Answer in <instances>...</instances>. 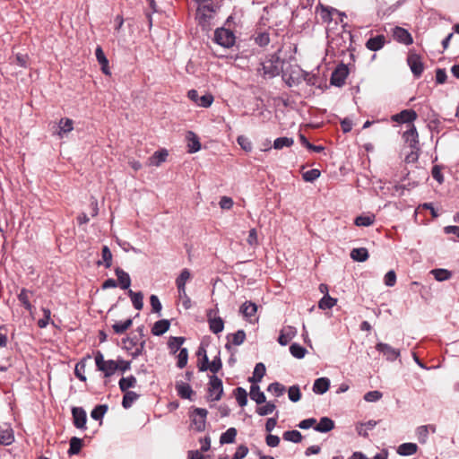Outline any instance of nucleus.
Instances as JSON below:
<instances>
[{"label": "nucleus", "instance_id": "obj_5", "mask_svg": "<svg viewBox=\"0 0 459 459\" xmlns=\"http://www.w3.org/2000/svg\"><path fill=\"white\" fill-rule=\"evenodd\" d=\"M375 348L377 351L383 354L387 361L390 362L396 360L401 356V351L399 349H395L385 342H379L376 344Z\"/></svg>", "mask_w": 459, "mask_h": 459}, {"label": "nucleus", "instance_id": "obj_47", "mask_svg": "<svg viewBox=\"0 0 459 459\" xmlns=\"http://www.w3.org/2000/svg\"><path fill=\"white\" fill-rule=\"evenodd\" d=\"M336 301L335 299L326 294L319 300L318 307L321 309H330L336 304Z\"/></svg>", "mask_w": 459, "mask_h": 459}, {"label": "nucleus", "instance_id": "obj_58", "mask_svg": "<svg viewBox=\"0 0 459 459\" xmlns=\"http://www.w3.org/2000/svg\"><path fill=\"white\" fill-rule=\"evenodd\" d=\"M255 42L260 47H265L270 43V36L267 32H260L255 37Z\"/></svg>", "mask_w": 459, "mask_h": 459}, {"label": "nucleus", "instance_id": "obj_30", "mask_svg": "<svg viewBox=\"0 0 459 459\" xmlns=\"http://www.w3.org/2000/svg\"><path fill=\"white\" fill-rule=\"evenodd\" d=\"M208 323L211 332L215 334L220 333L224 329V321L221 316H214L213 318H210Z\"/></svg>", "mask_w": 459, "mask_h": 459}, {"label": "nucleus", "instance_id": "obj_40", "mask_svg": "<svg viewBox=\"0 0 459 459\" xmlns=\"http://www.w3.org/2000/svg\"><path fill=\"white\" fill-rule=\"evenodd\" d=\"M282 438L292 443H299L302 440V435L299 430H287L282 434Z\"/></svg>", "mask_w": 459, "mask_h": 459}, {"label": "nucleus", "instance_id": "obj_54", "mask_svg": "<svg viewBox=\"0 0 459 459\" xmlns=\"http://www.w3.org/2000/svg\"><path fill=\"white\" fill-rule=\"evenodd\" d=\"M275 409L276 406L273 402H267L264 406L258 407L256 412L260 416H266L271 414Z\"/></svg>", "mask_w": 459, "mask_h": 459}, {"label": "nucleus", "instance_id": "obj_57", "mask_svg": "<svg viewBox=\"0 0 459 459\" xmlns=\"http://www.w3.org/2000/svg\"><path fill=\"white\" fill-rule=\"evenodd\" d=\"M288 396L291 402H293V403L299 402L301 398V393H300L299 387L298 385L290 386L288 391Z\"/></svg>", "mask_w": 459, "mask_h": 459}, {"label": "nucleus", "instance_id": "obj_11", "mask_svg": "<svg viewBox=\"0 0 459 459\" xmlns=\"http://www.w3.org/2000/svg\"><path fill=\"white\" fill-rule=\"evenodd\" d=\"M297 334V329L294 326L287 325L284 326L278 338V342L281 346H286Z\"/></svg>", "mask_w": 459, "mask_h": 459}, {"label": "nucleus", "instance_id": "obj_63", "mask_svg": "<svg viewBox=\"0 0 459 459\" xmlns=\"http://www.w3.org/2000/svg\"><path fill=\"white\" fill-rule=\"evenodd\" d=\"M213 101V97L212 94H204L199 98L197 105L203 108H209Z\"/></svg>", "mask_w": 459, "mask_h": 459}, {"label": "nucleus", "instance_id": "obj_15", "mask_svg": "<svg viewBox=\"0 0 459 459\" xmlns=\"http://www.w3.org/2000/svg\"><path fill=\"white\" fill-rule=\"evenodd\" d=\"M14 441L13 430L10 426L5 425L0 428V445L9 446Z\"/></svg>", "mask_w": 459, "mask_h": 459}, {"label": "nucleus", "instance_id": "obj_17", "mask_svg": "<svg viewBox=\"0 0 459 459\" xmlns=\"http://www.w3.org/2000/svg\"><path fill=\"white\" fill-rule=\"evenodd\" d=\"M115 273L116 276L117 277L120 288L122 290H129V287L131 285V278L129 274L120 267H117L115 269Z\"/></svg>", "mask_w": 459, "mask_h": 459}, {"label": "nucleus", "instance_id": "obj_26", "mask_svg": "<svg viewBox=\"0 0 459 459\" xmlns=\"http://www.w3.org/2000/svg\"><path fill=\"white\" fill-rule=\"evenodd\" d=\"M249 395L250 398L257 404H262L266 402V397L264 392L261 391L259 385H251Z\"/></svg>", "mask_w": 459, "mask_h": 459}, {"label": "nucleus", "instance_id": "obj_41", "mask_svg": "<svg viewBox=\"0 0 459 459\" xmlns=\"http://www.w3.org/2000/svg\"><path fill=\"white\" fill-rule=\"evenodd\" d=\"M108 410V406L107 404L97 405L91 411V417L95 420H101Z\"/></svg>", "mask_w": 459, "mask_h": 459}, {"label": "nucleus", "instance_id": "obj_14", "mask_svg": "<svg viewBox=\"0 0 459 459\" xmlns=\"http://www.w3.org/2000/svg\"><path fill=\"white\" fill-rule=\"evenodd\" d=\"M385 43V37L384 35H377L368 39L366 42V47L371 51L380 50Z\"/></svg>", "mask_w": 459, "mask_h": 459}, {"label": "nucleus", "instance_id": "obj_33", "mask_svg": "<svg viewBox=\"0 0 459 459\" xmlns=\"http://www.w3.org/2000/svg\"><path fill=\"white\" fill-rule=\"evenodd\" d=\"M69 449L67 454L71 455H78L82 447V439L77 437H73L69 441Z\"/></svg>", "mask_w": 459, "mask_h": 459}, {"label": "nucleus", "instance_id": "obj_2", "mask_svg": "<svg viewBox=\"0 0 459 459\" xmlns=\"http://www.w3.org/2000/svg\"><path fill=\"white\" fill-rule=\"evenodd\" d=\"M207 414L208 411L204 408H193L189 414L191 428L197 432L204 431L205 429Z\"/></svg>", "mask_w": 459, "mask_h": 459}, {"label": "nucleus", "instance_id": "obj_24", "mask_svg": "<svg viewBox=\"0 0 459 459\" xmlns=\"http://www.w3.org/2000/svg\"><path fill=\"white\" fill-rule=\"evenodd\" d=\"M265 366L264 363L259 362L255 366L253 376L248 378V381L252 383V385H255L256 383L261 382L262 378L265 375Z\"/></svg>", "mask_w": 459, "mask_h": 459}, {"label": "nucleus", "instance_id": "obj_51", "mask_svg": "<svg viewBox=\"0 0 459 459\" xmlns=\"http://www.w3.org/2000/svg\"><path fill=\"white\" fill-rule=\"evenodd\" d=\"M85 367H86V363H85V359H82L81 361H79L75 365V368H74V375L76 376V377H78L82 382L86 381V377L84 375Z\"/></svg>", "mask_w": 459, "mask_h": 459}, {"label": "nucleus", "instance_id": "obj_23", "mask_svg": "<svg viewBox=\"0 0 459 459\" xmlns=\"http://www.w3.org/2000/svg\"><path fill=\"white\" fill-rule=\"evenodd\" d=\"M98 370L103 372L105 377H109L118 370V363L116 360L108 359Z\"/></svg>", "mask_w": 459, "mask_h": 459}, {"label": "nucleus", "instance_id": "obj_37", "mask_svg": "<svg viewBox=\"0 0 459 459\" xmlns=\"http://www.w3.org/2000/svg\"><path fill=\"white\" fill-rule=\"evenodd\" d=\"M102 261H98L97 264H104L106 268H109L112 264V253L108 246H103L101 249Z\"/></svg>", "mask_w": 459, "mask_h": 459}, {"label": "nucleus", "instance_id": "obj_20", "mask_svg": "<svg viewBox=\"0 0 459 459\" xmlns=\"http://www.w3.org/2000/svg\"><path fill=\"white\" fill-rule=\"evenodd\" d=\"M330 387V380L327 377H319L315 380L313 392L317 394H324Z\"/></svg>", "mask_w": 459, "mask_h": 459}, {"label": "nucleus", "instance_id": "obj_43", "mask_svg": "<svg viewBox=\"0 0 459 459\" xmlns=\"http://www.w3.org/2000/svg\"><path fill=\"white\" fill-rule=\"evenodd\" d=\"M133 324V319L128 318L124 322H117L112 325L114 332L117 334L124 333L128 328L131 327Z\"/></svg>", "mask_w": 459, "mask_h": 459}, {"label": "nucleus", "instance_id": "obj_10", "mask_svg": "<svg viewBox=\"0 0 459 459\" xmlns=\"http://www.w3.org/2000/svg\"><path fill=\"white\" fill-rule=\"evenodd\" d=\"M393 36L397 42L406 46L411 45L413 42L411 33L407 30L399 26L394 28Z\"/></svg>", "mask_w": 459, "mask_h": 459}, {"label": "nucleus", "instance_id": "obj_49", "mask_svg": "<svg viewBox=\"0 0 459 459\" xmlns=\"http://www.w3.org/2000/svg\"><path fill=\"white\" fill-rule=\"evenodd\" d=\"M267 391L276 397H280L285 392V386L278 382H273L268 385Z\"/></svg>", "mask_w": 459, "mask_h": 459}, {"label": "nucleus", "instance_id": "obj_29", "mask_svg": "<svg viewBox=\"0 0 459 459\" xmlns=\"http://www.w3.org/2000/svg\"><path fill=\"white\" fill-rule=\"evenodd\" d=\"M368 256V251L366 247L353 248L351 251V259L357 262H365Z\"/></svg>", "mask_w": 459, "mask_h": 459}, {"label": "nucleus", "instance_id": "obj_50", "mask_svg": "<svg viewBox=\"0 0 459 459\" xmlns=\"http://www.w3.org/2000/svg\"><path fill=\"white\" fill-rule=\"evenodd\" d=\"M416 435L420 444H426L429 439V427L421 425L416 429Z\"/></svg>", "mask_w": 459, "mask_h": 459}, {"label": "nucleus", "instance_id": "obj_27", "mask_svg": "<svg viewBox=\"0 0 459 459\" xmlns=\"http://www.w3.org/2000/svg\"><path fill=\"white\" fill-rule=\"evenodd\" d=\"M186 137L188 140V144H187L188 152L189 153L197 152L201 149V143H200V141H199V138L197 137V135L195 133L189 131L187 133Z\"/></svg>", "mask_w": 459, "mask_h": 459}, {"label": "nucleus", "instance_id": "obj_12", "mask_svg": "<svg viewBox=\"0 0 459 459\" xmlns=\"http://www.w3.org/2000/svg\"><path fill=\"white\" fill-rule=\"evenodd\" d=\"M417 118V114L412 109H404L392 116V120L397 123H411Z\"/></svg>", "mask_w": 459, "mask_h": 459}, {"label": "nucleus", "instance_id": "obj_46", "mask_svg": "<svg viewBox=\"0 0 459 459\" xmlns=\"http://www.w3.org/2000/svg\"><path fill=\"white\" fill-rule=\"evenodd\" d=\"M294 143V140L290 137H278L273 142V148L281 150L283 147H290Z\"/></svg>", "mask_w": 459, "mask_h": 459}, {"label": "nucleus", "instance_id": "obj_44", "mask_svg": "<svg viewBox=\"0 0 459 459\" xmlns=\"http://www.w3.org/2000/svg\"><path fill=\"white\" fill-rule=\"evenodd\" d=\"M236 400L240 407H244L247 403V393L243 387H237L234 390Z\"/></svg>", "mask_w": 459, "mask_h": 459}, {"label": "nucleus", "instance_id": "obj_3", "mask_svg": "<svg viewBox=\"0 0 459 459\" xmlns=\"http://www.w3.org/2000/svg\"><path fill=\"white\" fill-rule=\"evenodd\" d=\"M213 39L218 45L230 48L234 46L236 37L230 30L221 27L215 30Z\"/></svg>", "mask_w": 459, "mask_h": 459}, {"label": "nucleus", "instance_id": "obj_34", "mask_svg": "<svg viewBox=\"0 0 459 459\" xmlns=\"http://www.w3.org/2000/svg\"><path fill=\"white\" fill-rule=\"evenodd\" d=\"M185 337L181 336H171L169 339L168 346L170 351L175 354L178 351H180L182 344L185 342Z\"/></svg>", "mask_w": 459, "mask_h": 459}, {"label": "nucleus", "instance_id": "obj_60", "mask_svg": "<svg viewBox=\"0 0 459 459\" xmlns=\"http://www.w3.org/2000/svg\"><path fill=\"white\" fill-rule=\"evenodd\" d=\"M303 80L307 82V84L311 86H316L319 82V77L316 74H311L305 71H301Z\"/></svg>", "mask_w": 459, "mask_h": 459}, {"label": "nucleus", "instance_id": "obj_6", "mask_svg": "<svg viewBox=\"0 0 459 459\" xmlns=\"http://www.w3.org/2000/svg\"><path fill=\"white\" fill-rule=\"evenodd\" d=\"M349 69L344 64L337 65L334 71L332 73L330 82L332 85L336 87H342L345 83V80L348 76Z\"/></svg>", "mask_w": 459, "mask_h": 459}, {"label": "nucleus", "instance_id": "obj_45", "mask_svg": "<svg viewBox=\"0 0 459 459\" xmlns=\"http://www.w3.org/2000/svg\"><path fill=\"white\" fill-rule=\"evenodd\" d=\"M430 273L437 281H446L452 275L450 271L442 268L433 269Z\"/></svg>", "mask_w": 459, "mask_h": 459}, {"label": "nucleus", "instance_id": "obj_22", "mask_svg": "<svg viewBox=\"0 0 459 459\" xmlns=\"http://www.w3.org/2000/svg\"><path fill=\"white\" fill-rule=\"evenodd\" d=\"M418 450V446L415 443L408 442L403 443L397 447V454L402 456H410L414 455Z\"/></svg>", "mask_w": 459, "mask_h": 459}, {"label": "nucleus", "instance_id": "obj_35", "mask_svg": "<svg viewBox=\"0 0 459 459\" xmlns=\"http://www.w3.org/2000/svg\"><path fill=\"white\" fill-rule=\"evenodd\" d=\"M237 436V429L235 428H229L225 432H223L220 437V443L221 445L224 444H232L235 441Z\"/></svg>", "mask_w": 459, "mask_h": 459}, {"label": "nucleus", "instance_id": "obj_62", "mask_svg": "<svg viewBox=\"0 0 459 459\" xmlns=\"http://www.w3.org/2000/svg\"><path fill=\"white\" fill-rule=\"evenodd\" d=\"M237 142L244 151L250 152L252 150V143L247 137L239 135Z\"/></svg>", "mask_w": 459, "mask_h": 459}, {"label": "nucleus", "instance_id": "obj_56", "mask_svg": "<svg viewBox=\"0 0 459 459\" xmlns=\"http://www.w3.org/2000/svg\"><path fill=\"white\" fill-rule=\"evenodd\" d=\"M222 368V361L221 359L220 351L218 352L217 356L214 357V359L210 362V368L209 370L213 374H217Z\"/></svg>", "mask_w": 459, "mask_h": 459}, {"label": "nucleus", "instance_id": "obj_31", "mask_svg": "<svg viewBox=\"0 0 459 459\" xmlns=\"http://www.w3.org/2000/svg\"><path fill=\"white\" fill-rule=\"evenodd\" d=\"M376 216L374 214L359 215L354 220V224L358 227H368L375 222Z\"/></svg>", "mask_w": 459, "mask_h": 459}, {"label": "nucleus", "instance_id": "obj_55", "mask_svg": "<svg viewBox=\"0 0 459 459\" xmlns=\"http://www.w3.org/2000/svg\"><path fill=\"white\" fill-rule=\"evenodd\" d=\"M188 360V351L186 348H182L178 355L177 366L179 368H183L186 366Z\"/></svg>", "mask_w": 459, "mask_h": 459}, {"label": "nucleus", "instance_id": "obj_1", "mask_svg": "<svg viewBox=\"0 0 459 459\" xmlns=\"http://www.w3.org/2000/svg\"><path fill=\"white\" fill-rule=\"evenodd\" d=\"M283 61L281 60L278 53L268 55L265 60L260 63L257 72L264 79H272L278 76L282 70Z\"/></svg>", "mask_w": 459, "mask_h": 459}, {"label": "nucleus", "instance_id": "obj_53", "mask_svg": "<svg viewBox=\"0 0 459 459\" xmlns=\"http://www.w3.org/2000/svg\"><path fill=\"white\" fill-rule=\"evenodd\" d=\"M321 175V172L317 169H309L302 174V178L306 182H313L317 179Z\"/></svg>", "mask_w": 459, "mask_h": 459}, {"label": "nucleus", "instance_id": "obj_59", "mask_svg": "<svg viewBox=\"0 0 459 459\" xmlns=\"http://www.w3.org/2000/svg\"><path fill=\"white\" fill-rule=\"evenodd\" d=\"M383 394L380 391H369L364 394V400L368 403H375L380 400Z\"/></svg>", "mask_w": 459, "mask_h": 459}, {"label": "nucleus", "instance_id": "obj_8", "mask_svg": "<svg viewBox=\"0 0 459 459\" xmlns=\"http://www.w3.org/2000/svg\"><path fill=\"white\" fill-rule=\"evenodd\" d=\"M215 12V8L213 4H203L197 7L196 14L199 19V24L202 26H205L209 23L210 20L212 18V13Z\"/></svg>", "mask_w": 459, "mask_h": 459}, {"label": "nucleus", "instance_id": "obj_25", "mask_svg": "<svg viewBox=\"0 0 459 459\" xmlns=\"http://www.w3.org/2000/svg\"><path fill=\"white\" fill-rule=\"evenodd\" d=\"M190 278L191 273L188 269L185 268L180 272L179 275L176 279V286L178 292L186 290V284Z\"/></svg>", "mask_w": 459, "mask_h": 459}, {"label": "nucleus", "instance_id": "obj_19", "mask_svg": "<svg viewBox=\"0 0 459 459\" xmlns=\"http://www.w3.org/2000/svg\"><path fill=\"white\" fill-rule=\"evenodd\" d=\"M170 327V322L168 319H160L154 323L152 328V333L155 336L164 334Z\"/></svg>", "mask_w": 459, "mask_h": 459}, {"label": "nucleus", "instance_id": "obj_64", "mask_svg": "<svg viewBox=\"0 0 459 459\" xmlns=\"http://www.w3.org/2000/svg\"><path fill=\"white\" fill-rule=\"evenodd\" d=\"M248 453V448L245 445H240L235 454L232 455L231 459H243Z\"/></svg>", "mask_w": 459, "mask_h": 459}, {"label": "nucleus", "instance_id": "obj_36", "mask_svg": "<svg viewBox=\"0 0 459 459\" xmlns=\"http://www.w3.org/2000/svg\"><path fill=\"white\" fill-rule=\"evenodd\" d=\"M128 295L131 298L134 307L136 310H141L143 307V295L141 291L134 292L132 290H128Z\"/></svg>", "mask_w": 459, "mask_h": 459}, {"label": "nucleus", "instance_id": "obj_42", "mask_svg": "<svg viewBox=\"0 0 459 459\" xmlns=\"http://www.w3.org/2000/svg\"><path fill=\"white\" fill-rule=\"evenodd\" d=\"M290 352L294 358L300 359L305 357L307 351L306 348L294 342L290 346Z\"/></svg>", "mask_w": 459, "mask_h": 459}, {"label": "nucleus", "instance_id": "obj_13", "mask_svg": "<svg viewBox=\"0 0 459 459\" xmlns=\"http://www.w3.org/2000/svg\"><path fill=\"white\" fill-rule=\"evenodd\" d=\"M95 56H96L97 61L99 62V64L101 66L102 73L106 75H109L110 70L108 67V60L106 57L105 53L101 47L98 46L96 48Z\"/></svg>", "mask_w": 459, "mask_h": 459}, {"label": "nucleus", "instance_id": "obj_32", "mask_svg": "<svg viewBox=\"0 0 459 459\" xmlns=\"http://www.w3.org/2000/svg\"><path fill=\"white\" fill-rule=\"evenodd\" d=\"M122 400V406L125 409L132 407L133 403L140 397V395L134 391H126Z\"/></svg>", "mask_w": 459, "mask_h": 459}, {"label": "nucleus", "instance_id": "obj_52", "mask_svg": "<svg viewBox=\"0 0 459 459\" xmlns=\"http://www.w3.org/2000/svg\"><path fill=\"white\" fill-rule=\"evenodd\" d=\"M19 301L22 304L24 308L28 311H31L32 305L30 304L28 297V290L26 289H22L18 295Z\"/></svg>", "mask_w": 459, "mask_h": 459}, {"label": "nucleus", "instance_id": "obj_18", "mask_svg": "<svg viewBox=\"0 0 459 459\" xmlns=\"http://www.w3.org/2000/svg\"><path fill=\"white\" fill-rule=\"evenodd\" d=\"M176 390L178 392V394L182 399L192 400V395L194 394V391L188 384L184 383L182 381L177 382L176 383Z\"/></svg>", "mask_w": 459, "mask_h": 459}, {"label": "nucleus", "instance_id": "obj_28", "mask_svg": "<svg viewBox=\"0 0 459 459\" xmlns=\"http://www.w3.org/2000/svg\"><path fill=\"white\" fill-rule=\"evenodd\" d=\"M257 311V306L255 303L252 301H246L240 307V312L244 315L246 318H247L251 322V317L255 316Z\"/></svg>", "mask_w": 459, "mask_h": 459}, {"label": "nucleus", "instance_id": "obj_39", "mask_svg": "<svg viewBox=\"0 0 459 459\" xmlns=\"http://www.w3.org/2000/svg\"><path fill=\"white\" fill-rule=\"evenodd\" d=\"M136 378L134 376H129L126 377H122L119 382V388L122 392L129 391V388H133L136 385Z\"/></svg>", "mask_w": 459, "mask_h": 459}, {"label": "nucleus", "instance_id": "obj_61", "mask_svg": "<svg viewBox=\"0 0 459 459\" xmlns=\"http://www.w3.org/2000/svg\"><path fill=\"white\" fill-rule=\"evenodd\" d=\"M60 132L69 133L73 130V120L70 118H63L59 122Z\"/></svg>", "mask_w": 459, "mask_h": 459}, {"label": "nucleus", "instance_id": "obj_48", "mask_svg": "<svg viewBox=\"0 0 459 459\" xmlns=\"http://www.w3.org/2000/svg\"><path fill=\"white\" fill-rule=\"evenodd\" d=\"M230 337H232V339H231L232 344L238 346V345H241L245 342L246 333L244 330H238L236 333H234L232 334H229L227 336L228 339H230Z\"/></svg>", "mask_w": 459, "mask_h": 459}, {"label": "nucleus", "instance_id": "obj_9", "mask_svg": "<svg viewBox=\"0 0 459 459\" xmlns=\"http://www.w3.org/2000/svg\"><path fill=\"white\" fill-rule=\"evenodd\" d=\"M72 415L74 427L80 429H85L87 422V414L85 410L82 407H73Z\"/></svg>", "mask_w": 459, "mask_h": 459}, {"label": "nucleus", "instance_id": "obj_16", "mask_svg": "<svg viewBox=\"0 0 459 459\" xmlns=\"http://www.w3.org/2000/svg\"><path fill=\"white\" fill-rule=\"evenodd\" d=\"M404 138L411 149H419V134L414 126L404 133Z\"/></svg>", "mask_w": 459, "mask_h": 459}, {"label": "nucleus", "instance_id": "obj_38", "mask_svg": "<svg viewBox=\"0 0 459 459\" xmlns=\"http://www.w3.org/2000/svg\"><path fill=\"white\" fill-rule=\"evenodd\" d=\"M168 152L167 150H160L155 152L152 156L150 158V163L152 166H160L162 162H164L167 159Z\"/></svg>", "mask_w": 459, "mask_h": 459}, {"label": "nucleus", "instance_id": "obj_4", "mask_svg": "<svg viewBox=\"0 0 459 459\" xmlns=\"http://www.w3.org/2000/svg\"><path fill=\"white\" fill-rule=\"evenodd\" d=\"M208 394L211 401H220L223 394V384L216 375L209 376Z\"/></svg>", "mask_w": 459, "mask_h": 459}, {"label": "nucleus", "instance_id": "obj_21", "mask_svg": "<svg viewBox=\"0 0 459 459\" xmlns=\"http://www.w3.org/2000/svg\"><path fill=\"white\" fill-rule=\"evenodd\" d=\"M334 428V422L328 417H322L319 422L314 427V429L317 432L326 433L331 431Z\"/></svg>", "mask_w": 459, "mask_h": 459}, {"label": "nucleus", "instance_id": "obj_7", "mask_svg": "<svg viewBox=\"0 0 459 459\" xmlns=\"http://www.w3.org/2000/svg\"><path fill=\"white\" fill-rule=\"evenodd\" d=\"M407 63L413 75L416 78L420 77L424 71V65L420 56L417 54H410L407 57Z\"/></svg>", "mask_w": 459, "mask_h": 459}]
</instances>
